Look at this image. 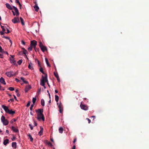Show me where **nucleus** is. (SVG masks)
<instances>
[{"label": "nucleus", "instance_id": "obj_1", "mask_svg": "<svg viewBox=\"0 0 149 149\" xmlns=\"http://www.w3.org/2000/svg\"><path fill=\"white\" fill-rule=\"evenodd\" d=\"M36 111L37 113V119L39 121L42 120L43 121H44L45 118L42 114L43 109H38V110H36Z\"/></svg>", "mask_w": 149, "mask_h": 149}, {"label": "nucleus", "instance_id": "obj_2", "mask_svg": "<svg viewBox=\"0 0 149 149\" xmlns=\"http://www.w3.org/2000/svg\"><path fill=\"white\" fill-rule=\"evenodd\" d=\"M46 82H47L48 86H49L48 83L47 76V74H45V77L42 76V79L40 80V84L42 86H44V83Z\"/></svg>", "mask_w": 149, "mask_h": 149}, {"label": "nucleus", "instance_id": "obj_3", "mask_svg": "<svg viewBox=\"0 0 149 149\" xmlns=\"http://www.w3.org/2000/svg\"><path fill=\"white\" fill-rule=\"evenodd\" d=\"M1 120L3 125H6L8 124V121L5 119V117L3 116H2L1 118Z\"/></svg>", "mask_w": 149, "mask_h": 149}, {"label": "nucleus", "instance_id": "obj_4", "mask_svg": "<svg viewBox=\"0 0 149 149\" xmlns=\"http://www.w3.org/2000/svg\"><path fill=\"white\" fill-rule=\"evenodd\" d=\"M5 74L9 77H11L13 76L16 75V73L13 74V72L12 71H10L9 72H8L5 73Z\"/></svg>", "mask_w": 149, "mask_h": 149}, {"label": "nucleus", "instance_id": "obj_5", "mask_svg": "<svg viewBox=\"0 0 149 149\" xmlns=\"http://www.w3.org/2000/svg\"><path fill=\"white\" fill-rule=\"evenodd\" d=\"M39 46L41 50L43 52H44L45 51L47 50L46 47L43 46L41 42H39Z\"/></svg>", "mask_w": 149, "mask_h": 149}, {"label": "nucleus", "instance_id": "obj_6", "mask_svg": "<svg viewBox=\"0 0 149 149\" xmlns=\"http://www.w3.org/2000/svg\"><path fill=\"white\" fill-rule=\"evenodd\" d=\"M13 8L14 9L16 13V14H15L13 11H12V12L13 13V15L16 16H18L19 15V13L17 8L15 6H13Z\"/></svg>", "mask_w": 149, "mask_h": 149}, {"label": "nucleus", "instance_id": "obj_7", "mask_svg": "<svg viewBox=\"0 0 149 149\" xmlns=\"http://www.w3.org/2000/svg\"><path fill=\"white\" fill-rule=\"evenodd\" d=\"M80 107L81 109L84 110H87L88 109V107L86 105L82 104L81 103L80 105Z\"/></svg>", "mask_w": 149, "mask_h": 149}, {"label": "nucleus", "instance_id": "obj_8", "mask_svg": "<svg viewBox=\"0 0 149 149\" xmlns=\"http://www.w3.org/2000/svg\"><path fill=\"white\" fill-rule=\"evenodd\" d=\"M11 57L10 58V60L11 63L13 65H16V61L14 59V56L10 55Z\"/></svg>", "mask_w": 149, "mask_h": 149}, {"label": "nucleus", "instance_id": "obj_9", "mask_svg": "<svg viewBox=\"0 0 149 149\" xmlns=\"http://www.w3.org/2000/svg\"><path fill=\"white\" fill-rule=\"evenodd\" d=\"M57 104L59 109V112L60 113H62L63 110V109L62 107L61 103V102H60L59 103L57 102Z\"/></svg>", "mask_w": 149, "mask_h": 149}, {"label": "nucleus", "instance_id": "obj_10", "mask_svg": "<svg viewBox=\"0 0 149 149\" xmlns=\"http://www.w3.org/2000/svg\"><path fill=\"white\" fill-rule=\"evenodd\" d=\"M37 42L35 40L31 41V46L35 47L37 45Z\"/></svg>", "mask_w": 149, "mask_h": 149}, {"label": "nucleus", "instance_id": "obj_11", "mask_svg": "<svg viewBox=\"0 0 149 149\" xmlns=\"http://www.w3.org/2000/svg\"><path fill=\"white\" fill-rule=\"evenodd\" d=\"M12 22L15 24L19 22V20L18 18L15 17L12 20Z\"/></svg>", "mask_w": 149, "mask_h": 149}, {"label": "nucleus", "instance_id": "obj_12", "mask_svg": "<svg viewBox=\"0 0 149 149\" xmlns=\"http://www.w3.org/2000/svg\"><path fill=\"white\" fill-rule=\"evenodd\" d=\"M2 108L3 109L4 111L6 113H8V111L9 109L8 108V107L6 106H4V105H3L2 106Z\"/></svg>", "mask_w": 149, "mask_h": 149}, {"label": "nucleus", "instance_id": "obj_13", "mask_svg": "<svg viewBox=\"0 0 149 149\" xmlns=\"http://www.w3.org/2000/svg\"><path fill=\"white\" fill-rule=\"evenodd\" d=\"M31 88V86L30 85L26 86L25 88V91L26 92H27Z\"/></svg>", "mask_w": 149, "mask_h": 149}, {"label": "nucleus", "instance_id": "obj_14", "mask_svg": "<svg viewBox=\"0 0 149 149\" xmlns=\"http://www.w3.org/2000/svg\"><path fill=\"white\" fill-rule=\"evenodd\" d=\"M0 82L4 85L6 84V83L4 79L2 77H1L0 78Z\"/></svg>", "mask_w": 149, "mask_h": 149}, {"label": "nucleus", "instance_id": "obj_15", "mask_svg": "<svg viewBox=\"0 0 149 149\" xmlns=\"http://www.w3.org/2000/svg\"><path fill=\"white\" fill-rule=\"evenodd\" d=\"M11 129H12V130L14 132H18V129L16 128H15L13 126H12L11 127Z\"/></svg>", "mask_w": 149, "mask_h": 149}, {"label": "nucleus", "instance_id": "obj_16", "mask_svg": "<svg viewBox=\"0 0 149 149\" xmlns=\"http://www.w3.org/2000/svg\"><path fill=\"white\" fill-rule=\"evenodd\" d=\"M31 70H33V66L32 64L30 63H29V65L28 67Z\"/></svg>", "mask_w": 149, "mask_h": 149}, {"label": "nucleus", "instance_id": "obj_17", "mask_svg": "<svg viewBox=\"0 0 149 149\" xmlns=\"http://www.w3.org/2000/svg\"><path fill=\"white\" fill-rule=\"evenodd\" d=\"M6 7L9 9L12 10L13 9L12 7L8 3H6Z\"/></svg>", "mask_w": 149, "mask_h": 149}, {"label": "nucleus", "instance_id": "obj_18", "mask_svg": "<svg viewBox=\"0 0 149 149\" xmlns=\"http://www.w3.org/2000/svg\"><path fill=\"white\" fill-rule=\"evenodd\" d=\"M40 131L39 132L38 134H39L40 136H41L42 135V134L43 133V128H42V127L41 126H40Z\"/></svg>", "mask_w": 149, "mask_h": 149}, {"label": "nucleus", "instance_id": "obj_19", "mask_svg": "<svg viewBox=\"0 0 149 149\" xmlns=\"http://www.w3.org/2000/svg\"><path fill=\"white\" fill-rule=\"evenodd\" d=\"M45 144L49 146H52V144L50 142H48L47 140L45 141Z\"/></svg>", "mask_w": 149, "mask_h": 149}, {"label": "nucleus", "instance_id": "obj_20", "mask_svg": "<svg viewBox=\"0 0 149 149\" xmlns=\"http://www.w3.org/2000/svg\"><path fill=\"white\" fill-rule=\"evenodd\" d=\"M12 147L15 148H16L17 144L16 142H13L12 143Z\"/></svg>", "mask_w": 149, "mask_h": 149}, {"label": "nucleus", "instance_id": "obj_21", "mask_svg": "<svg viewBox=\"0 0 149 149\" xmlns=\"http://www.w3.org/2000/svg\"><path fill=\"white\" fill-rule=\"evenodd\" d=\"M9 114H13L15 113V111H13L12 110H9L8 112Z\"/></svg>", "mask_w": 149, "mask_h": 149}, {"label": "nucleus", "instance_id": "obj_22", "mask_svg": "<svg viewBox=\"0 0 149 149\" xmlns=\"http://www.w3.org/2000/svg\"><path fill=\"white\" fill-rule=\"evenodd\" d=\"M9 140L8 139H6L4 141L3 143L5 145H6L8 143Z\"/></svg>", "mask_w": 149, "mask_h": 149}, {"label": "nucleus", "instance_id": "obj_23", "mask_svg": "<svg viewBox=\"0 0 149 149\" xmlns=\"http://www.w3.org/2000/svg\"><path fill=\"white\" fill-rule=\"evenodd\" d=\"M20 79L25 84H28V82L26 81H25L24 78L21 77L20 78Z\"/></svg>", "mask_w": 149, "mask_h": 149}, {"label": "nucleus", "instance_id": "obj_24", "mask_svg": "<svg viewBox=\"0 0 149 149\" xmlns=\"http://www.w3.org/2000/svg\"><path fill=\"white\" fill-rule=\"evenodd\" d=\"M59 132L60 133L62 134L63 132V129L62 127H60L58 130Z\"/></svg>", "mask_w": 149, "mask_h": 149}, {"label": "nucleus", "instance_id": "obj_25", "mask_svg": "<svg viewBox=\"0 0 149 149\" xmlns=\"http://www.w3.org/2000/svg\"><path fill=\"white\" fill-rule=\"evenodd\" d=\"M34 8H35V10L37 11L39 9L38 7V6L36 4L34 6Z\"/></svg>", "mask_w": 149, "mask_h": 149}, {"label": "nucleus", "instance_id": "obj_26", "mask_svg": "<svg viewBox=\"0 0 149 149\" xmlns=\"http://www.w3.org/2000/svg\"><path fill=\"white\" fill-rule=\"evenodd\" d=\"M20 21L21 23L22 24V25H24V21L23 19L21 17H20Z\"/></svg>", "mask_w": 149, "mask_h": 149}, {"label": "nucleus", "instance_id": "obj_27", "mask_svg": "<svg viewBox=\"0 0 149 149\" xmlns=\"http://www.w3.org/2000/svg\"><path fill=\"white\" fill-rule=\"evenodd\" d=\"M45 60L46 63L47 65L49 67H50V65L49 63L48 59H47V58H45Z\"/></svg>", "mask_w": 149, "mask_h": 149}, {"label": "nucleus", "instance_id": "obj_28", "mask_svg": "<svg viewBox=\"0 0 149 149\" xmlns=\"http://www.w3.org/2000/svg\"><path fill=\"white\" fill-rule=\"evenodd\" d=\"M41 104L42 106H44L45 105V101L44 100L42 99L41 100Z\"/></svg>", "mask_w": 149, "mask_h": 149}, {"label": "nucleus", "instance_id": "obj_29", "mask_svg": "<svg viewBox=\"0 0 149 149\" xmlns=\"http://www.w3.org/2000/svg\"><path fill=\"white\" fill-rule=\"evenodd\" d=\"M55 100L56 101L58 102V100H59V97L57 95H55Z\"/></svg>", "mask_w": 149, "mask_h": 149}, {"label": "nucleus", "instance_id": "obj_30", "mask_svg": "<svg viewBox=\"0 0 149 149\" xmlns=\"http://www.w3.org/2000/svg\"><path fill=\"white\" fill-rule=\"evenodd\" d=\"M22 49L23 50V53L26 55L27 53V51L24 48H22Z\"/></svg>", "mask_w": 149, "mask_h": 149}, {"label": "nucleus", "instance_id": "obj_31", "mask_svg": "<svg viewBox=\"0 0 149 149\" xmlns=\"http://www.w3.org/2000/svg\"><path fill=\"white\" fill-rule=\"evenodd\" d=\"M28 136H29V137L30 138V139L31 141V142L33 141V139L31 135H30V134H29L28 135Z\"/></svg>", "mask_w": 149, "mask_h": 149}, {"label": "nucleus", "instance_id": "obj_32", "mask_svg": "<svg viewBox=\"0 0 149 149\" xmlns=\"http://www.w3.org/2000/svg\"><path fill=\"white\" fill-rule=\"evenodd\" d=\"M36 100V98L35 97H33L32 99V102L33 104H34Z\"/></svg>", "mask_w": 149, "mask_h": 149}, {"label": "nucleus", "instance_id": "obj_33", "mask_svg": "<svg viewBox=\"0 0 149 149\" xmlns=\"http://www.w3.org/2000/svg\"><path fill=\"white\" fill-rule=\"evenodd\" d=\"M54 74L55 76L58 79V78H59L58 75L57 73H56L55 72H54Z\"/></svg>", "mask_w": 149, "mask_h": 149}, {"label": "nucleus", "instance_id": "obj_34", "mask_svg": "<svg viewBox=\"0 0 149 149\" xmlns=\"http://www.w3.org/2000/svg\"><path fill=\"white\" fill-rule=\"evenodd\" d=\"M8 90L10 91H13L14 90V88L13 87H10L8 88Z\"/></svg>", "mask_w": 149, "mask_h": 149}, {"label": "nucleus", "instance_id": "obj_35", "mask_svg": "<svg viewBox=\"0 0 149 149\" xmlns=\"http://www.w3.org/2000/svg\"><path fill=\"white\" fill-rule=\"evenodd\" d=\"M40 71L43 74H44V71L43 70V68L42 67H41L40 68Z\"/></svg>", "mask_w": 149, "mask_h": 149}, {"label": "nucleus", "instance_id": "obj_36", "mask_svg": "<svg viewBox=\"0 0 149 149\" xmlns=\"http://www.w3.org/2000/svg\"><path fill=\"white\" fill-rule=\"evenodd\" d=\"M22 60H20L17 62V63L19 65H20L22 63Z\"/></svg>", "mask_w": 149, "mask_h": 149}, {"label": "nucleus", "instance_id": "obj_37", "mask_svg": "<svg viewBox=\"0 0 149 149\" xmlns=\"http://www.w3.org/2000/svg\"><path fill=\"white\" fill-rule=\"evenodd\" d=\"M32 47L31 46L30 47L28 48V49L29 51H32Z\"/></svg>", "mask_w": 149, "mask_h": 149}, {"label": "nucleus", "instance_id": "obj_38", "mask_svg": "<svg viewBox=\"0 0 149 149\" xmlns=\"http://www.w3.org/2000/svg\"><path fill=\"white\" fill-rule=\"evenodd\" d=\"M16 121V120L14 119V118H13V119L10 121V123H13V122L14 121V122H15Z\"/></svg>", "mask_w": 149, "mask_h": 149}, {"label": "nucleus", "instance_id": "obj_39", "mask_svg": "<svg viewBox=\"0 0 149 149\" xmlns=\"http://www.w3.org/2000/svg\"><path fill=\"white\" fill-rule=\"evenodd\" d=\"M2 37L3 38H4L6 39H8V40H10V39L8 37L3 36Z\"/></svg>", "mask_w": 149, "mask_h": 149}, {"label": "nucleus", "instance_id": "obj_40", "mask_svg": "<svg viewBox=\"0 0 149 149\" xmlns=\"http://www.w3.org/2000/svg\"><path fill=\"white\" fill-rule=\"evenodd\" d=\"M22 74L23 75L26 76L29 74V73L28 72H26V73H24L22 72Z\"/></svg>", "mask_w": 149, "mask_h": 149}, {"label": "nucleus", "instance_id": "obj_41", "mask_svg": "<svg viewBox=\"0 0 149 149\" xmlns=\"http://www.w3.org/2000/svg\"><path fill=\"white\" fill-rule=\"evenodd\" d=\"M3 50L2 49L1 47L0 46V52L1 53H3Z\"/></svg>", "mask_w": 149, "mask_h": 149}, {"label": "nucleus", "instance_id": "obj_42", "mask_svg": "<svg viewBox=\"0 0 149 149\" xmlns=\"http://www.w3.org/2000/svg\"><path fill=\"white\" fill-rule=\"evenodd\" d=\"M6 29L7 30V32H5V33H9L10 32V31L8 30V29L7 27L6 28Z\"/></svg>", "mask_w": 149, "mask_h": 149}, {"label": "nucleus", "instance_id": "obj_43", "mask_svg": "<svg viewBox=\"0 0 149 149\" xmlns=\"http://www.w3.org/2000/svg\"><path fill=\"white\" fill-rule=\"evenodd\" d=\"M6 26H7V25H5V26H2L1 25V28H2V29H3V28H6Z\"/></svg>", "mask_w": 149, "mask_h": 149}, {"label": "nucleus", "instance_id": "obj_44", "mask_svg": "<svg viewBox=\"0 0 149 149\" xmlns=\"http://www.w3.org/2000/svg\"><path fill=\"white\" fill-rule=\"evenodd\" d=\"M30 128V129L31 130H32L33 129V126H32V125L30 124H29V125Z\"/></svg>", "mask_w": 149, "mask_h": 149}, {"label": "nucleus", "instance_id": "obj_45", "mask_svg": "<svg viewBox=\"0 0 149 149\" xmlns=\"http://www.w3.org/2000/svg\"><path fill=\"white\" fill-rule=\"evenodd\" d=\"M34 104H32L31 106V107H30V109L31 111L32 110V109L33 107V105H34Z\"/></svg>", "mask_w": 149, "mask_h": 149}, {"label": "nucleus", "instance_id": "obj_46", "mask_svg": "<svg viewBox=\"0 0 149 149\" xmlns=\"http://www.w3.org/2000/svg\"><path fill=\"white\" fill-rule=\"evenodd\" d=\"M37 123L35 121H34V126H37Z\"/></svg>", "mask_w": 149, "mask_h": 149}, {"label": "nucleus", "instance_id": "obj_47", "mask_svg": "<svg viewBox=\"0 0 149 149\" xmlns=\"http://www.w3.org/2000/svg\"><path fill=\"white\" fill-rule=\"evenodd\" d=\"M3 58V54H0V58Z\"/></svg>", "mask_w": 149, "mask_h": 149}, {"label": "nucleus", "instance_id": "obj_48", "mask_svg": "<svg viewBox=\"0 0 149 149\" xmlns=\"http://www.w3.org/2000/svg\"><path fill=\"white\" fill-rule=\"evenodd\" d=\"M30 105V102H29L27 104V105H26V106L27 107H28L29 106V105Z\"/></svg>", "mask_w": 149, "mask_h": 149}, {"label": "nucleus", "instance_id": "obj_49", "mask_svg": "<svg viewBox=\"0 0 149 149\" xmlns=\"http://www.w3.org/2000/svg\"><path fill=\"white\" fill-rule=\"evenodd\" d=\"M23 45H25V42L23 40L21 41Z\"/></svg>", "mask_w": 149, "mask_h": 149}, {"label": "nucleus", "instance_id": "obj_50", "mask_svg": "<svg viewBox=\"0 0 149 149\" xmlns=\"http://www.w3.org/2000/svg\"><path fill=\"white\" fill-rule=\"evenodd\" d=\"M3 53H4L5 54H7V55H8V52H4V51H3Z\"/></svg>", "mask_w": 149, "mask_h": 149}, {"label": "nucleus", "instance_id": "obj_51", "mask_svg": "<svg viewBox=\"0 0 149 149\" xmlns=\"http://www.w3.org/2000/svg\"><path fill=\"white\" fill-rule=\"evenodd\" d=\"M15 2L17 3H18V4H19V3H20L19 2V1L18 0H15Z\"/></svg>", "mask_w": 149, "mask_h": 149}, {"label": "nucleus", "instance_id": "obj_52", "mask_svg": "<svg viewBox=\"0 0 149 149\" xmlns=\"http://www.w3.org/2000/svg\"><path fill=\"white\" fill-rule=\"evenodd\" d=\"M87 119L88 120V123H90L91 122V120L88 118H87Z\"/></svg>", "mask_w": 149, "mask_h": 149}, {"label": "nucleus", "instance_id": "obj_53", "mask_svg": "<svg viewBox=\"0 0 149 149\" xmlns=\"http://www.w3.org/2000/svg\"><path fill=\"white\" fill-rule=\"evenodd\" d=\"M0 34H1V35H2L4 34V32H3V31H1L0 32Z\"/></svg>", "mask_w": 149, "mask_h": 149}, {"label": "nucleus", "instance_id": "obj_54", "mask_svg": "<svg viewBox=\"0 0 149 149\" xmlns=\"http://www.w3.org/2000/svg\"><path fill=\"white\" fill-rule=\"evenodd\" d=\"M10 101H11L12 102H13L14 101L13 99H10L9 100H8V102H10Z\"/></svg>", "mask_w": 149, "mask_h": 149}, {"label": "nucleus", "instance_id": "obj_55", "mask_svg": "<svg viewBox=\"0 0 149 149\" xmlns=\"http://www.w3.org/2000/svg\"><path fill=\"white\" fill-rule=\"evenodd\" d=\"M15 139V136H13V138L11 139V140L12 141H13Z\"/></svg>", "mask_w": 149, "mask_h": 149}, {"label": "nucleus", "instance_id": "obj_56", "mask_svg": "<svg viewBox=\"0 0 149 149\" xmlns=\"http://www.w3.org/2000/svg\"><path fill=\"white\" fill-rule=\"evenodd\" d=\"M15 80L17 82H19V80L17 78H16Z\"/></svg>", "mask_w": 149, "mask_h": 149}, {"label": "nucleus", "instance_id": "obj_57", "mask_svg": "<svg viewBox=\"0 0 149 149\" xmlns=\"http://www.w3.org/2000/svg\"><path fill=\"white\" fill-rule=\"evenodd\" d=\"M6 29V28H4L2 29L3 31L5 32V29Z\"/></svg>", "mask_w": 149, "mask_h": 149}, {"label": "nucleus", "instance_id": "obj_58", "mask_svg": "<svg viewBox=\"0 0 149 149\" xmlns=\"http://www.w3.org/2000/svg\"><path fill=\"white\" fill-rule=\"evenodd\" d=\"M13 96H14V98L16 100H17V98H16V96L15 95H13Z\"/></svg>", "mask_w": 149, "mask_h": 149}, {"label": "nucleus", "instance_id": "obj_59", "mask_svg": "<svg viewBox=\"0 0 149 149\" xmlns=\"http://www.w3.org/2000/svg\"><path fill=\"white\" fill-rule=\"evenodd\" d=\"M72 149H75V146H74L72 147Z\"/></svg>", "mask_w": 149, "mask_h": 149}, {"label": "nucleus", "instance_id": "obj_60", "mask_svg": "<svg viewBox=\"0 0 149 149\" xmlns=\"http://www.w3.org/2000/svg\"><path fill=\"white\" fill-rule=\"evenodd\" d=\"M6 132L8 133V134H9V131L8 130H6Z\"/></svg>", "mask_w": 149, "mask_h": 149}, {"label": "nucleus", "instance_id": "obj_61", "mask_svg": "<svg viewBox=\"0 0 149 149\" xmlns=\"http://www.w3.org/2000/svg\"><path fill=\"white\" fill-rule=\"evenodd\" d=\"M76 139H74V141H73V143H74L75 142H76Z\"/></svg>", "mask_w": 149, "mask_h": 149}, {"label": "nucleus", "instance_id": "obj_62", "mask_svg": "<svg viewBox=\"0 0 149 149\" xmlns=\"http://www.w3.org/2000/svg\"><path fill=\"white\" fill-rule=\"evenodd\" d=\"M19 6L20 7V8H21V5L20 3H19Z\"/></svg>", "mask_w": 149, "mask_h": 149}, {"label": "nucleus", "instance_id": "obj_63", "mask_svg": "<svg viewBox=\"0 0 149 149\" xmlns=\"http://www.w3.org/2000/svg\"><path fill=\"white\" fill-rule=\"evenodd\" d=\"M55 92L56 93H58V91L57 90H55Z\"/></svg>", "mask_w": 149, "mask_h": 149}, {"label": "nucleus", "instance_id": "obj_64", "mask_svg": "<svg viewBox=\"0 0 149 149\" xmlns=\"http://www.w3.org/2000/svg\"><path fill=\"white\" fill-rule=\"evenodd\" d=\"M9 40V41H10V42L11 43V44L12 43L11 40L10 39Z\"/></svg>", "mask_w": 149, "mask_h": 149}]
</instances>
